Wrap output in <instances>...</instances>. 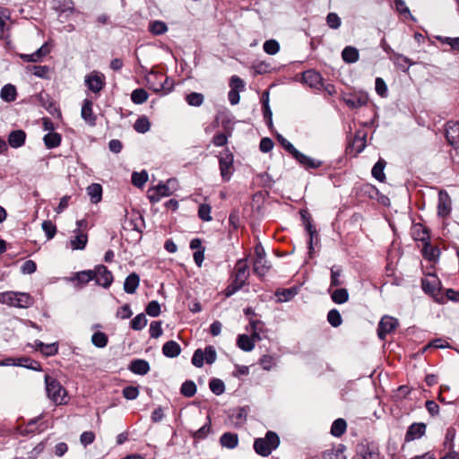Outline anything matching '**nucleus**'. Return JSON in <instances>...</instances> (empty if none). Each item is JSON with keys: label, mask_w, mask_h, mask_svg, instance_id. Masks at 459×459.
I'll list each match as a JSON object with an SVG mask.
<instances>
[{"label": "nucleus", "mask_w": 459, "mask_h": 459, "mask_svg": "<svg viewBox=\"0 0 459 459\" xmlns=\"http://www.w3.org/2000/svg\"><path fill=\"white\" fill-rule=\"evenodd\" d=\"M34 303V299L27 292H0V304L19 308H28Z\"/></svg>", "instance_id": "1"}, {"label": "nucleus", "mask_w": 459, "mask_h": 459, "mask_svg": "<svg viewBox=\"0 0 459 459\" xmlns=\"http://www.w3.org/2000/svg\"><path fill=\"white\" fill-rule=\"evenodd\" d=\"M280 445V437L274 431H267L264 437L255 438L254 449L262 456H268Z\"/></svg>", "instance_id": "2"}, {"label": "nucleus", "mask_w": 459, "mask_h": 459, "mask_svg": "<svg viewBox=\"0 0 459 459\" xmlns=\"http://www.w3.org/2000/svg\"><path fill=\"white\" fill-rule=\"evenodd\" d=\"M142 69L144 70L145 74V82L149 89L153 91H165L166 92H169L172 88V82H169V78L165 76L163 74L155 72L153 70L147 71L144 67L142 66Z\"/></svg>", "instance_id": "3"}, {"label": "nucleus", "mask_w": 459, "mask_h": 459, "mask_svg": "<svg viewBox=\"0 0 459 459\" xmlns=\"http://www.w3.org/2000/svg\"><path fill=\"white\" fill-rule=\"evenodd\" d=\"M235 275L234 280L230 285L228 286L226 290V295L230 296L239 290L243 285L246 283V281L248 278V265L247 261L244 259H239L235 266Z\"/></svg>", "instance_id": "4"}, {"label": "nucleus", "mask_w": 459, "mask_h": 459, "mask_svg": "<svg viewBox=\"0 0 459 459\" xmlns=\"http://www.w3.org/2000/svg\"><path fill=\"white\" fill-rule=\"evenodd\" d=\"M178 189V182L174 178H169L166 183H160L155 186L149 188L148 198L151 203L160 202L162 197L171 195Z\"/></svg>", "instance_id": "5"}, {"label": "nucleus", "mask_w": 459, "mask_h": 459, "mask_svg": "<svg viewBox=\"0 0 459 459\" xmlns=\"http://www.w3.org/2000/svg\"><path fill=\"white\" fill-rule=\"evenodd\" d=\"M46 391L48 397L56 404L65 403L66 391L54 377L45 376Z\"/></svg>", "instance_id": "6"}, {"label": "nucleus", "mask_w": 459, "mask_h": 459, "mask_svg": "<svg viewBox=\"0 0 459 459\" xmlns=\"http://www.w3.org/2000/svg\"><path fill=\"white\" fill-rule=\"evenodd\" d=\"M84 82L88 89L94 93H99L106 84L104 74L97 71L86 75Z\"/></svg>", "instance_id": "7"}, {"label": "nucleus", "mask_w": 459, "mask_h": 459, "mask_svg": "<svg viewBox=\"0 0 459 459\" xmlns=\"http://www.w3.org/2000/svg\"><path fill=\"white\" fill-rule=\"evenodd\" d=\"M96 283L104 288H108L113 281V274L105 265H97L93 270Z\"/></svg>", "instance_id": "8"}, {"label": "nucleus", "mask_w": 459, "mask_h": 459, "mask_svg": "<svg viewBox=\"0 0 459 459\" xmlns=\"http://www.w3.org/2000/svg\"><path fill=\"white\" fill-rule=\"evenodd\" d=\"M398 325L399 323L396 318L390 316H383L378 324V337L384 340L387 334H390L397 328Z\"/></svg>", "instance_id": "9"}, {"label": "nucleus", "mask_w": 459, "mask_h": 459, "mask_svg": "<svg viewBox=\"0 0 459 459\" xmlns=\"http://www.w3.org/2000/svg\"><path fill=\"white\" fill-rule=\"evenodd\" d=\"M427 429V425L423 422H414L411 424L404 436V441L409 443L422 437Z\"/></svg>", "instance_id": "10"}, {"label": "nucleus", "mask_w": 459, "mask_h": 459, "mask_svg": "<svg viewBox=\"0 0 459 459\" xmlns=\"http://www.w3.org/2000/svg\"><path fill=\"white\" fill-rule=\"evenodd\" d=\"M221 176L224 181H229L233 171V157L230 153H227L219 160Z\"/></svg>", "instance_id": "11"}, {"label": "nucleus", "mask_w": 459, "mask_h": 459, "mask_svg": "<svg viewBox=\"0 0 459 459\" xmlns=\"http://www.w3.org/2000/svg\"><path fill=\"white\" fill-rule=\"evenodd\" d=\"M446 137L454 148L459 145V123L449 121L446 125Z\"/></svg>", "instance_id": "12"}, {"label": "nucleus", "mask_w": 459, "mask_h": 459, "mask_svg": "<svg viewBox=\"0 0 459 459\" xmlns=\"http://www.w3.org/2000/svg\"><path fill=\"white\" fill-rule=\"evenodd\" d=\"M451 212V198L446 191H439L437 213L441 217H446Z\"/></svg>", "instance_id": "13"}, {"label": "nucleus", "mask_w": 459, "mask_h": 459, "mask_svg": "<svg viewBox=\"0 0 459 459\" xmlns=\"http://www.w3.org/2000/svg\"><path fill=\"white\" fill-rule=\"evenodd\" d=\"M367 133L365 130H358L354 139L350 145L351 152L354 151L355 154L360 153L366 147Z\"/></svg>", "instance_id": "14"}, {"label": "nucleus", "mask_w": 459, "mask_h": 459, "mask_svg": "<svg viewBox=\"0 0 459 459\" xmlns=\"http://www.w3.org/2000/svg\"><path fill=\"white\" fill-rule=\"evenodd\" d=\"M93 103L91 100L85 99L82 107L81 116L82 119L90 126H95L96 116L92 111Z\"/></svg>", "instance_id": "15"}, {"label": "nucleus", "mask_w": 459, "mask_h": 459, "mask_svg": "<svg viewBox=\"0 0 459 459\" xmlns=\"http://www.w3.org/2000/svg\"><path fill=\"white\" fill-rule=\"evenodd\" d=\"M302 80L304 83L311 88H319L322 86V76L314 70H307L303 73Z\"/></svg>", "instance_id": "16"}, {"label": "nucleus", "mask_w": 459, "mask_h": 459, "mask_svg": "<svg viewBox=\"0 0 459 459\" xmlns=\"http://www.w3.org/2000/svg\"><path fill=\"white\" fill-rule=\"evenodd\" d=\"M293 156V158H295L302 166L306 167V168H310V169H316V168H319L322 164L321 161L319 160H314L307 155H305L304 153L300 152L299 151H298L297 149L295 150V152L291 154Z\"/></svg>", "instance_id": "17"}, {"label": "nucleus", "mask_w": 459, "mask_h": 459, "mask_svg": "<svg viewBox=\"0 0 459 459\" xmlns=\"http://www.w3.org/2000/svg\"><path fill=\"white\" fill-rule=\"evenodd\" d=\"M345 450L346 446L344 445L338 444L331 449L325 450L323 453V457L324 459H346Z\"/></svg>", "instance_id": "18"}, {"label": "nucleus", "mask_w": 459, "mask_h": 459, "mask_svg": "<svg viewBox=\"0 0 459 459\" xmlns=\"http://www.w3.org/2000/svg\"><path fill=\"white\" fill-rule=\"evenodd\" d=\"M34 347L47 357L54 356L58 352V344L56 342L45 344L41 341H35Z\"/></svg>", "instance_id": "19"}, {"label": "nucleus", "mask_w": 459, "mask_h": 459, "mask_svg": "<svg viewBox=\"0 0 459 459\" xmlns=\"http://www.w3.org/2000/svg\"><path fill=\"white\" fill-rule=\"evenodd\" d=\"M75 236L70 239V246L74 250H82L85 248L88 237L87 234L83 231L78 230V232H74Z\"/></svg>", "instance_id": "20"}, {"label": "nucleus", "mask_w": 459, "mask_h": 459, "mask_svg": "<svg viewBox=\"0 0 459 459\" xmlns=\"http://www.w3.org/2000/svg\"><path fill=\"white\" fill-rule=\"evenodd\" d=\"M270 268L271 264L265 257L255 258L253 270L259 277L264 276Z\"/></svg>", "instance_id": "21"}, {"label": "nucleus", "mask_w": 459, "mask_h": 459, "mask_svg": "<svg viewBox=\"0 0 459 459\" xmlns=\"http://www.w3.org/2000/svg\"><path fill=\"white\" fill-rule=\"evenodd\" d=\"M221 446L228 449H234L238 445V437L236 433L226 432L220 437Z\"/></svg>", "instance_id": "22"}, {"label": "nucleus", "mask_w": 459, "mask_h": 459, "mask_svg": "<svg viewBox=\"0 0 459 459\" xmlns=\"http://www.w3.org/2000/svg\"><path fill=\"white\" fill-rule=\"evenodd\" d=\"M26 134L22 130H15L10 133L8 143L13 148H19L25 143Z\"/></svg>", "instance_id": "23"}, {"label": "nucleus", "mask_w": 459, "mask_h": 459, "mask_svg": "<svg viewBox=\"0 0 459 459\" xmlns=\"http://www.w3.org/2000/svg\"><path fill=\"white\" fill-rule=\"evenodd\" d=\"M129 369L137 375H146L150 370L149 363L144 359H134L130 365Z\"/></svg>", "instance_id": "24"}, {"label": "nucleus", "mask_w": 459, "mask_h": 459, "mask_svg": "<svg viewBox=\"0 0 459 459\" xmlns=\"http://www.w3.org/2000/svg\"><path fill=\"white\" fill-rule=\"evenodd\" d=\"M140 282V278L135 273H130L125 280L124 290L128 294H133L136 291Z\"/></svg>", "instance_id": "25"}, {"label": "nucleus", "mask_w": 459, "mask_h": 459, "mask_svg": "<svg viewBox=\"0 0 459 459\" xmlns=\"http://www.w3.org/2000/svg\"><path fill=\"white\" fill-rule=\"evenodd\" d=\"M180 345L175 341H169L162 347V353L168 358H176L180 354Z\"/></svg>", "instance_id": "26"}, {"label": "nucleus", "mask_w": 459, "mask_h": 459, "mask_svg": "<svg viewBox=\"0 0 459 459\" xmlns=\"http://www.w3.org/2000/svg\"><path fill=\"white\" fill-rule=\"evenodd\" d=\"M411 236L414 240L416 241H427L429 238V233L426 230V228L420 224L416 223L413 224L411 228Z\"/></svg>", "instance_id": "27"}, {"label": "nucleus", "mask_w": 459, "mask_h": 459, "mask_svg": "<svg viewBox=\"0 0 459 459\" xmlns=\"http://www.w3.org/2000/svg\"><path fill=\"white\" fill-rule=\"evenodd\" d=\"M87 194L91 198V203L98 204L102 198V186L100 184L92 183L87 189Z\"/></svg>", "instance_id": "28"}, {"label": "nucleus", "mask_w": 459, "mask_h": 459, "mask_svg": "<svg viewBox=\"0 0 459 459\" xmlns=\"http://www.w3.org/2000/svg\"><path fill=\"white\" fill-rule=\"evenodd\" d=\"M331 299L335 304H344L349 300L348 290L344 288L336 289L331 292Z\"/></svg>", "instance_id": "29"}, {"label": "nucleus", "mask_w": 459, "mask_h": 459, "mask_svg": "<svg viewBox=\"0 0 459 459\" xmlns=\"http://www.w3.org/2000/svg\"><path fill=\"white\" fill-rule=\"evenodd\" d=\"M347 429L345 420L339 418L335 420L331 427V434L336 437L342 436Z\"/></svg>", "instance_id": "30"}, {"label": "nucleus", "mask_w": 459, "mask_h": 459, "mask_svg": "<svg viewBox=\"0 0 459 459\" xmlns=\"http://www.w3.org/2000/svg\"><path fill=\"white\" fill-rule=\"evenodd\" d=\"M16 89L12 84L4 85L0 91L1 99L7 102L13 101L16 99Z\"/></svg>", "instance_id": "31"}, {"label": "nucleus", "mask_w": 459, "mask_h": 459, "mask_svg": "<svg viewBox=\"0 0 459 459\" xmlns=\"http://www.w3.org/2000/svg\"><path fill=\"white\" fill-rule=\"evenodd\" d=\"M43 141L47 148H56L61 143V135L57 133L50 132L45 134Z\"/></svg>", "instance_id": "32"}, {"label": "nucleus", "mask_w": 459, "mask_h": 459, "mask_svg": "<svg viewBox=\"0 0 459 459\" xmlns=\"http://www.w3.org/2000/svg\"><path fill=\"white\" fill-rule=\"evenodd\" d=\"M342 277V269L339 266L333 265L331 268V280H330V286L328 289V291L331 292V289L333 287H338L341 286L343 282L341 280Z\"/></svg>", "instance_id": "33"}, {"label": "nucleus", "mask_w": 459, "mask_h": 459, "mask_svg": "<svg viewBox=\"0 0 459 459\" xmlns=\"http://www.w3.org/2000/svg\"><path fill=\"white\" fill-rule=\"evenodd\" d=\"M342 57L346 63H355L359 59V52L353 47H346L342 52Z\"/></svg>", "instance_id": "34"}, {"label": "nucleus", "mask_w": 459, "mask_h": 459, "mask_svg": "<svg viewBox=\"0 0 459 459\" xmlns=\"http://www.w3.org/2000/svg\"><path fill=\"white\" fill-rule=\"evenodd\" d=\"M238 348L245 351H251L255 347V342H253V338H250L247 334H240L238 337L237 341Z\"/></svg>", "instance_id": "35"}, {"label": "nucleus", "mask_w": 459, "mask_h": 459, "mask_svg": "<svg viewBox=\"0 0 459 459\" xmlns=\"http://www.w3.org/2000/svg\"><path fill=\"white\" fill-rule=\"evenodd\" d=\"M149 94L144 89H135L132 91L131 100L134 104H143L148 100Z\"/></svg>", "instance_id": "36"}, {"label": "nucleus", "mask_w": 459, "mask_h": 459, "mask_svg": "<svg viewBox=\"0 0 459 459\" xmlns=\"http://www.w3.org/2000/svg\"><path fill=\"white\" fill-rule=\"evenodd\" d=\"M91 342L97 348H104L108 344V336L103 332H96L91 336Z\"/></svg>", "instance_id": "37"}, {"label": "nucleus", "mask_w": 459, "mask_h": 459, "mask_svg": "<svg viewBox=\"0 0 459 459\" xmlns=\"http://www.w3.org/2000/svg\"><path fill=\"white\" fill-rule=\"evenodd\" d=\"M150 127L151 124L146 117H139L134 125V130L141 134L148 132L150 130Z\"/></svg>", "instance_id": "38"}, {"label": "nucleus", "mask_w": 459, "mask_h": 459, "mask_svg": "<svg viewBox=\"0 0 459 459\" xmlns=\"http://www.w3.org/2000/svg\"><path fill=\"white\" fill-rule=\"evenodd\" d=\"M148 180V174L145 170L134 172L132 174V183L134 186L142 187Z\"/></svg>", "instance_id": "39"}, {"label": "nucleus", "mask_w": 459, "mask_h": 459, "mask_svg": "<svg viewBox=\"0 0 459 459\" xmlns=\"http://www.w3.org/2000/svg\"><path fill=\"white\" fill-rule=\"evenodd\" d=\"M147 325V318L143 313L138 314L131 321V327L135 331L142 330Z\"/></svg>", "instance_id": "40"}, {"label": "nucleus", "mask_w": 459, "mask_h": 459, "mask_svg": "<svg viewBox=\"0 0 459 459\" xmlns=\"http://www.w3.org/2000/svg\"><path fill=\"white\" fill-rule=\"evenodd\" d=\"M327 320H328L329 324L333 327H338L342 323L341 314L335 308H333L328 312Z\"/></svg>", "instance_id": "41"}, {"label": "nucleus", "mask_w": 459, "mask_h": 459, "mask_svg": "<svg viewBox=\"0 0 459 459\" xmlns=\"http://www.w3.org/2000/svg\"><path fill=\"white\" fill-rule=\"evenodd\" d=\"M180 392L186 397H192L196 393V385L193 381H186L182 384Z\"/></svg>", "instance_id": "42"}, {"label": "nucleus", "mask_w": 459, "mask_h": 459, "mask_svg": "<svg viewBox=\"0 0 459 459\" xmlns=\"http://www.w3.org/2000/svg\"><path fill=\"white\" fill-rule=\"evenodd\" d=\"M210 432H211V420H210V418H208V422L205 423L204 426H202L197 430H195L192 434V437L195 439L200 440V439L205 438Z\"/></svg>", "instance_id": "43"}, {"label": "nucleus", "mask_w": 459, "mask_h": 459, "mask_svg": "<svg viewBox=\"0 0 459 459\" xmlns=\"http://www.w3.org/2000/svg\"><path fill=\"white\" fill-rule=\"evenodd\" d=\"M386 165V162L379 159L377 163H375V179L379 182H384L385 179V175L384 173V169Z\"/></svg>", "instance_id": "44"}, {"label": "nucleus", "mask_w": 459, "mask_h": 459, "mask_svg": "<svg viewBox=\"0 0 459 459\" xmlns=\"http://www.w3.org/2000/svg\"><path fill=\"white\" fill-rule=\"evenodd\" d=\"M204 95L202 93L198 92H192L186 97V100L188 105L194 106V107H199L204 102Z\"/></svg>", "instance_id": "45"}, {"label": "nucleus", "mask_w": 459, "mask_h": 459, "mask_svg": "<svg viewBox=\"0 0 459 459\" xmlns=\"http://www.w3.org/2000/svg\"><path fill=\"white\" fill-rule=\"evenodd\" d=\"M375 91L382 98L387 97V85L382 78L377 77L375 79Z\"/></svg>", "instance_id": "46"}, {"label": "nucleus", "mask_w": 459, "mask_h": 459, "mask_svg": "<svg viewBox=\"0 0 459 459\" xmlns=\"http://www.w3.org/2000/svg\"><path fill=\"white\" fill-rule=\"evenodd\" d=\"M301 215L304 219V221H305V228L309 235V241H308V245H309V249L312 250L313 249V238H314V235L316 234V229L313 227L312 225V222L311 221L309 220V218H307L305 213L301 212Z\"/></svg>", "instance_id": "47"}, {"label": "nucleus", "mask_w": 459, "mask_h": 459, "mask_svg": "<svg viewBox=\"0 0 459 459\" xmlns=\"http://www.w3.org/2000/svg\"><path fill=\"white\" fill-rule=\"evenodd\" d=\"M211 212L212 207L210 204H202L198 209V216L204 221H211L212 220Z\"/></svg>", "instance_id": "48"}, {"label": "nucleus", "mask_w": 459, "mask_h": 459, "mask_svg": "<svg viewBox=\"0 0 459 459\" xmlns=\"http://www.w3.org/2000/svg\"><path fill=\"white\" fill-rule=\"evenodd\" d=\"M263 48L268 55H275L280 50V45L275 39H269L264 43Z\"/></svg>", "instance_id": "49"}, {"label": "nucleus", "mask_w": 459, "mask_h": 459, "mask_svg": "<svg viewBox=\"0 0 459 459\" xmlns=\"http://www.w3.org/2000/svg\"><path fill=\"white\" fill-rule=\"evenodd\" d=\"M209 387H210L211 391L216 395H220V394H223L225 391L224 383L221 379H218V378H214V379L211 380L210 384H209Z\"/></svg>", "instance_id": "50"}, {"label": "nucleus", "mask_w": 459, "mask_h": 459, "mask_svg": "<svg viewBox=\"0 0 459 459\" xmlns=\"http://www.w3.org/2000/svg\"><path fill=\"white\" fill-rule=\"evenodd\" d=\"M42 230L48 239L53 238L56 232V227L51 221H44L42 222Z\"/></svg>", "instance_id": "51"}, {"label": "nucleus", "mask_w": 459, "mask_h": 459, "mask_svg": "<svg viewBox=\"0 0 459 459\" xmlns=\"http://www.w3.org/2000/svg\"><path fill=\"white\" fill-rule=\"evenodd\" d=\"M168 27L165 22L160 21H155L150 24V30L155 35H161L165 33Z\"/></svg>", "instance_id": "52"}, {"label": "nucleus", "mask_w": 459, "mask_h": 459, "mask_svg": "<svg viewBox=\"0 0 459 459\" xmlns=\"http://www.w3.org/2000/svg\"><path fill=\"white\" fill-rule=\"evenodd\" d=\"M394 4L397 12L403 15L405 18L413 19L412 15L410 13L409 8L407 7L405 2L403 0H394Z\"/></svg>", "instance_id": "53"}, {"label": "nucleus", "mask_w": 459, "mask_h": 459, "mask_svg": "<svg viewBox=\"0 0 459 459\" xmlns=\"http://www.w3.org/2000/svg\"><path fill=\"white\" fill-rule=\"evenodd\" d=\"M32 74L39 78L48 79L49 77V67L47 65H34Z\"/></svg>", "instance_id": "54"}, {"label": "nucleus", "mask_w": 459, "mask_h": 459, "mask_svg": "<svg viewBox=\"0 0 459 459\" xmlns=\"http://www.w3.org/2000/svg\"><path fill=\"white\" fill-rule=\"evenodd\" d=\"M94 273L92 270L82 271L76 273L77 281L82 284H86L93 280Z\"/></svg>", "instance_id": "55"}, {"label": "nucleus", "mask_w": 459, "mask_h": 459, "mask_svg": "<svg viewBox=\"0 0 459 459\" xmlns=\"http://www.w3.org/2000/svg\"><path fill=\"white\" fill-rule=\"evenodd\" d=\"M146 313L151 316H158L160 314V306L158 301H151L145 309Z\"/></svg>", "instance_id": "56"}, {"label": "nucleus", "mask_w": 459, "mask_h": 459, "mask_svg": "<svg viewBox=\"0 0 459 459\" xmlns=\"http://www.w3.org/2000/svg\"><path fill=\"white\" fill-rule=\"evenodd\" d=\"M326 22L331 29L336 30L341 26V19L335 13L327 14Z\"/></svg>", "instance_id": "57"}, {"label": "nucleus", "mask_w": 459, "mask_h": 459, "mask_svg": "<svg viewBox=\"0 0 459 459\" xmlns=\"http://www.w3.org/2000/svg\"><path fill=\"white\" fill-rule=\"evenodd\" d=\"M162 334L161 322L153 321L150 325V335L152 338H159Z\"/></svg>", "instance_id": "58"}, {"label": "nucleus", "mask_w": 459, "mask_h": 459, "mask_svg": "<svg viewBox=\"0 0 459 459\" xmlns=\"http://www.w3.org/2000/svg\"><path fill=\"white\" fill-rule=\"evenodd\" d=\"M204 352L201 349H197L192 357V363L196 368H201L204 366Z\"/></svg>", "instance_id": "59"}, {"label": "nucleus", "mask_w": 459, "mask_h": 459, "mask_svg": "<svg viewBox=\"0 0 459 459\" xmlns=\"http://www.w3.org/2000/svg\"><path fill=\"white\" fill-rule=\"evenodd\" d=\"M123 395L127 400H134L139 395V390L135 386L129 385L123 389Z\"/></svg>", "instance_id": "60"}, {"label": "nucleus", "mask_w": 459, "mask_h": 459, "mask_svg": "<svg viewBox=\"0 0 459 459\" xmlns=\"http://www.w3.org/2000/svg\"><path fill=\"white\" fill-rule=\"evenodd\" d=\"M230 86L231 88L230 90H235L239 92L245 90V83L243 80L237 75H233L230 78Z\"/></svg>", "instance_id": "61"}, {"label": "nucleus", "mask_w": 459, "mask_h": 459, "mask_svg": "<svg viewBox=\"0 0 459 459\" xmlns=\"http://www.w3.org/2000/svg\"><path fill=\"white\" fill-rule=\"evenodd\" d=\"M261 325L262 323L260 321H257V320H252L250 322V327H251V330L253 331L251 336H249L250 338H253V342H255V341H260L261 340V336L258 333V331L261 330Z\"/></svg>", "instance_id": "62"}, {"label": "nucleus", "mask_w": 459, "mask_h": 459, "mask_svg": "<svg viewBox=\"0 0 459 459\" xmlns=\"http://www.w3.org/2000/svg\"><path fill=\"white\" fill-rule=\"evenodd\" d=\"M368 101V96L367 95H359V97H352L347 100L348 105L356 108L363 106Z\"/></svg>", "instance_id": "63"}, {"label": "nucleus", "mask_w": 459, "mask_h": 459, "mask_svg": "<svg viewBox=\"0 0 459 459\" xmlns=\"http://www.w3.org/2000/svg\"><path fill=\"white\" fill-rule=\"evenodd\" d=\"M204 360L207 364H212L217 358L216 351L212 346H207L204 349Z\"/></svg>", "instance_id": "64"}]
</instances>
